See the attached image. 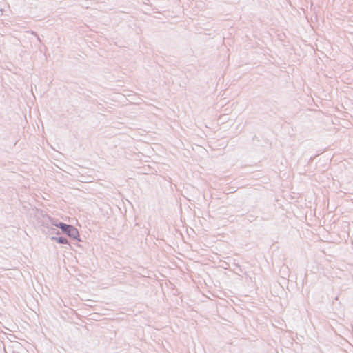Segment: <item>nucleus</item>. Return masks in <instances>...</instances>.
<instances>
[{"label": "nucleus", "instance_id": "obj_1", "mask_svg": "<svg viewBox=\"0 0 353 353\" xmlns=\"http://www.w3.org/2000/svg\"><path fill=\"white\" fill-rule=\"evenodd\" d=\"M58 228H59L63 232L74 239H77L79 236V231L73 225H68L64 223H59Z\"/></svg>", "mask_w": 353, "mask_h": 353}, {"label": "nucleus", "instance_id": "obj_2", "mask_svg": "<svg viewBox=\"0 0 353 353\" xmlns=\"http://www.w3.org/2000/svg\"><path fill=\"white\" fill-rule=\"evenodd\" d=\"M52 240L56 241L57 243L60 244H67L68 243V239L65 237L60 236V237H56L52 236Z\"/></svg>", "mask_w": 353, "mask_h": 353}, {"label": "nucleus", "instance_id": "obj_3", "mask_svg": "<svg viewBox=\"0 0 353 353\" xmlns=\"http://www.w3.org/2000/svg\"><path fill=\"white\" fill-rule=\"evenodd\" d=\"M50 221L52 225L58 227L59 221L57 219H50Z\"/></svg>", "mask_w": 353, "mask_h": 353}]
</instances>
